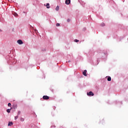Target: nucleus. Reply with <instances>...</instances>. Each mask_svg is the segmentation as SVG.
I'll return each mask as SVG.
<instances>
[{
	"label": "nucleus",
	"instance_id": "aec40b11",
	"mask_svg": "<svg viewBox=\"0 0 128 128\" xmlns=\"http://www.w3.org/2000/svg\"><path fill=\"white\" fill-rule=\"evenodd\" d=\"M18 114H20V111H19V112H18Z\"/></svg>",
	"mask_w": 128,
	"mask_h": 128
},
{
	"label": "nucleus",
	"instance_id": "9b49d317",
	"mask_svg": "<svg viewBox=\"0 0 128 128\" xmlns=\"http://www.w3.org/2000/svg\"><path fill=\"white\" fill-rule=\"evenodd\" d=\"M74 42H80V40H78L77 39H75L74 40Z\"/></svg>",
	"mask_w": 128,
	"mask_h": 128
},
{
	"label": "nucleus",
	"instance_id": "423d86ee",
	"mask_svg": "<svg viewBox=\"0 0 128 128\" xmlns=\"http://www.w3.org/2000/svg\"><path fill=\"white\" fill-rule=\"evenodd\" d=\"M12 124H14V123H12V122H9V123L8 124V126H12Z\"/></svg>",
	"mask_w": 128,
	"mask_h": 128
},
{
	"label": "nucleus",
	"instance_id": "412c9836",
	"mask_svg": "<svg viewBox=\"0 0 128 128\" xmlns=\"http://www.w3.org/2000/svg\"><path fill=\"white\" fill-rule=\"evenodd\" d=\"M70 62V60L68 61V62Z\"/></svg>",
	"mask_w": 128,
	"mask_h": 128
},
{
	"label": "nucleus",
	"instance_id": "7ed1b4c3",
	"mask_svg": "<svg viewBox=\"0 0 128 128\" xmlns=\"http://www.w3.org/2000/svg\"><path fill=\"white\" fill-rule=\"evenodd\" d=\"M18 44H24V42H22V41L21 40H19L17 41Z\"/></svg>",
	"mask_w": 128,
	"mask_h": 128
},
{
	"label": "nucleus",
	"instance_id": "ddd939ff",
	"mask_svg": "<svg viewBox=\"0 0 128 128\" xmlns=\"http://www.w3.org/2000/svg\"><path fill=\"white\" fill-rule=\"evenodd\" d=\"M60 26V24L59 23H57V24H56V26Z\"/></svg>",
	"mask_w": 128,
	"mask_h": 128
},
{
	"label": "nucleus",
	"instance_id": "1a4fd4ad",
	"mask_svg": "<svg viewBox=\"0 0 128 128\" xmlns=\"http://www.w3.org/2000/svg\"><path fill=\"white\" fill-rule=\"evenodd\" d=\"M58 10H60V6H58L56 7V10L58 12Z\"/></svg>",
	"mask_w": 128,
	"mask_h": 128
},
{
	"label": "nucleus",
	"instance_id": "2eb2a0df",
	"mask_svg": "<svg viewBox=\"0 0 128 128\" xmlns=\"http://www.w3.org/2000/svg\"><path fill=\"white\" fill-rule=\"evenodd\" d=\"M18 116H16L14 117V120H18Z\"/></svg>",
	"mask_w": 128,
	"mask_h": 128
},
{
	"label": "nucleus",
	"instance_id": "dca6fc26",
	"mask_svg": "<svg viewBox=\"0 0 128 128\" xmlns=\"http://www.w3.org/2000/svg\"><path fill=\"white\" fill-rule=\"evenodd\" d=\"M20 120H21V122H24V118H20Z\"/></svg>",
	"mask_w": 128,
	"mask_h": 128
},
{
	"label": "nucleus",
	"instance_id": "f03ea898",
	"mask_svg": "<svg viewBox=\"0 0 128 128\" xmlns=\"http://www.w3.org/2000/svg\"><path fill=\"white\" fill-rule=\"evenodd\" d=\"M43 100H49L50 97H48V96H44L42 97Z\"/></svg>",
	"mask_w": 128,
	"mask_h": 128
},
{
	"label": "nucleus",
	"instance_id": "4468645a",
	"mask_svg": "<svg viewBox=\"0 0 128 128\" xmlns=\"http://www.w3.org/2000/svg\"><path fill=\"white\" fill-rule=\"evenodd\" d=\"M6 112H10V110L8 109V110H6Z\"/></svg>",
	"mask_w": 128,
	"mask_h": 128
},
{
	"label": "nucleus",
	"instance_id": "f3484780",
	"mask_svg": "<svg viewBox=\"0 0 128 128\" xmlns=\"http://www.w3.org/2000/svg\"><path fill=\"white\" fill-rule=\"evenodd\" d=\"M8 106H12V104L10 103H8Z\"/></svg>",
	"mask_w": 128,
	"mask_h": 128
},
{
	"label": "nucleus",
	"instance_id": "39448f33",
	"mask_svg": "<svg viewBox=\"0 0 128 128\" xmlns=\"http://www.w3.org/2000/svg\"><path fill=\"white\" fill-rule=\"evenodd\" d=\"M82 74L84 76H86V70H84V72H83Z\"/></svg>",
	"mask_w": 128,
	"mask_h": 128
},
{
	"label": "nucleus",
	"instance_id": "20e7f679",
	"mask_svg": "<svg viewBox=\"0 0 128 128\" xmlns=\"http://www.w3.org/2000/svg\"><path fill=\"white\" fill-rule=\"evenodd\" d=\"M66 4H70V0H66L65 2Z\"/></svg>",
	"mask_w": 128,
	"mask_h": 128
},
{
	"label": "nucleus",
	"instance_id": "a211bd4d",
	"mask_svg": "<svg viewBox=\"0 0 128 128\" xmlns=\"http://www.w3.org/2000/svg\"><path fill=\"white\" fill-rule=\"evenodd\" d=\"M67 22H70V20L68 19Z\"/></svg>",
	"mask_w": 128,
	"mask_h": 128
},
{
	"label": "nucleus",
	"instance_id": "9d476101",
	"mask_svg": "<svg viewBox=\"0 0 128 128\" xmlns=\"http://www.w3.org/2000/svg\"><path fill=\"white\" fill-rule=\"evenodd\" d=\"M108 82H110V80H112V78L108 77Z\"/></svg>",
	"mask_w": 128,
	"mask_h": 128
},
{
	"label": "nucleus",
	"instance_id": "4be33fe9",
	"mask_svg": "<svg viewBox=\"0 0 128 128\" xmlns=\"http://www.w3.org/2000/svg\"><path fill=\"white\" fill-rule=\"evenodd\" d=\"M0 32H2V30H0Z\"/></svg>",
	"mask_w": 128,
	"mask_h": 128
},
{
	"label": "nucleus",
	"instance_id": "f8f14e48",
	"mask_svg": "<svg viewBox=\"0 0 128 128\" xmlns=\"http://www.w3.org/2000/svg\"><path fill=\"white\" fill-rule=\"evenodd\" d=\"M106 26V24H104V23H102L101 24V26Z\"/></svg>",
	"mask_w": 128,
	"mask_h": 128
},
{
	"label": "nucleus",
	"instance_id": "6e6552de",
	"mask_svg": "<svg viewBox=\"0 0 128 128\" xmlns=\"http://www.w3.org/2000/svg\"><path fill=\"white\" fill-rule=\"evenodd\" d=\"M46 6L47 8H50V4L48 3L46 4Z\"/></svg>",
	"mask_w": 128,
	"mask_h": 128
},
{
	"label": "nucleus",
	"instance_id": "6ab92c4d",
	"mask_svg": "<svg viewBox=\"0 0 128 128\" xmlns=\"http://www.w3.org/2000/svg\"><path fill=\"white\" fill-rule=\"evenodd\" d=\"M51 128H56L55 126H50Z\"/></svg>",
	"mask_w": 128,
	"mask_h": 128
},
{
	"label": "nucleus",
	"instance_id": "f257e3e1",
	"mask_svg": "<svg viewBox=\"0 0 128 128\" xmlns=\"http://www.w3.org/2000/svg\"><path fill=\"white\" fill-rule=\"evenodd\" d=\"M87 95H88L89 96H94V92H92L90 91L89 92L87 93Z\"/></svg>",
	"mask_w": 128,
	"mask_h": 128
},
{
	"label": "nucleus",
	"instance_id": "0eeeda50",
	"mask_svg": "<svg viewBox=\"0 0 128 128\" xmlns=\"http://www.w3.org/2000/svg\"><path fill=\"white\" fill-rule=\"evenodd\" d=\"M12 14H13V16H18V14L16 13L15 12H12Z\"/></svg>",
	"mask_w": 128,
	"mask_h": 128
}]
</instances>
